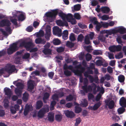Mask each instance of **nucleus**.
Masks as SVG:
<instances>
[{"mask_svg": "<svg viewBox=\"0 0 126 126\" xmlns=\"http://www.w3.org/2000/svg\"><path fill=\"white\" fill-rule=\"evenodd\" d=\"M116 50L117 51H120L122 49V46L120 45H118L116 46H115Z\"/></svg>", "mask_w": 126, "mask_h": 126, "instance_id": "64", "label": "nucleus"}, {"mask_svg": "<svg viewBox=\"0 0 126 126\" xmlns=\"http://www.w3.org/2000/svg\"><path fill=\"white\" fill-rule=\"evenodd\" d=\"M63 22L61 20H58L56 21L57 24L59 26H63Z\"/></svg>", "mask_w": 126, "mask_h": 126, "instance_id": "52", "label": "nucleus"}, {"mask_svg": "<svg viewBox=\"0 0 126 126\" xmlns=\"http://www.w3.org/2000/svg\"><path fill=\"white\" fill-rule=\"evenodd\" d=\"M56 102L54 101H53L51 102L50 104V106H51V110H52L54 109V107L56 104Z\"/></svg>", "mask_w": 126, "mask_h": 126, "instance_id": "56", "label": "nucleus"}, {"mask_svg": "<svg viewBox=\"0 0 126 126\" xmlns=\"http://www.w3.org/2000/svg\"><path fill=\"white\" fill-rule=\"evenodd\" d=\"M81 121V120L80 118H77L76 119V122L75 124L76 126H78L79 124H80Z\"/></svg>", "mask_w": 126, "mask_h": 126, "instance_id": "55", "label": "nucleus"}, {"mask_svg": "<svg viewBox=\"0 0 126 126\" xmlns=\"http://www.w3.org/2000/svg\"><path fill=\"white\" fill-rule=\"evenodd\" d=\"M81 105L83 107H86L88 105V102L87 99H84L83 101L81 103Z\"/></svg>", "mask_w": 126, "mask_h": 126, "instance_id": "32", "label": "nucleus"}, {"mask_svg": "<svg viewBox=\"0 0 126 126\" xmlns=\"http://www.w3.org/2000/svg\"><path fill=\"white\" fill-rule=\"evenodd\" d=\"M16 70L15 66L12 65L5 69L6 71L9 73H12L14 72Z\"/></svg>", "mask_w": 126, "mask_h": 126, "instance_id": "12", "label": "nucleus"}, {"mask_svg": "<svg viewBox=\"0 0 126 126\" xmlns=\"http://www.w3.org/2000/svg\"><path fill=\"white\" fill-rule=\"evenodd\" d=\"M74 98L73 96L71 94H69L67 96L66 98V99L67 101H71Z\"/></svg>", "mask_w": 126, "mask_h": 126, "instance_id": "41", "label": "nucleus"}, {"mask_svg": "<svg viewBox=\"0 0 126 126\" xmlns=\"http://www.w3.org/2000/svg\"><path fill=\"white\" fill-rule=\"evenodd\" d=\"M43 103L41 100H38L36 102V109L38 110L41 108L43 105Z\"/></svg>", "mask_w": 126, "mask_h": 126, "instance_id": "20", "label": "nucleus"}, {"mask_svg": "<svg viewBox=\"0 0 126 126\" xmlns=\"http://www.w3.org/2000/svg\"><path fill=\"white\" fill-rule=\"evenodd\" d=\"M75 68L77 69L73 70V72L75 75L78 76H81L82 74L85 70V67H82L81 64L76 65L75 67Z\"/></svg>", "mask_w": 126, "mask_h": 126, "instance_id": "1", "label": "nucleus"}, {"mask_svg": "<svg viewBox=\"0 0 126 126\" xmlns=\"http://www.w3.org/2000/svg\"><path fill=\"white\" fill-rule=\"evenodd\" d=\"M125 110V109L122 107L119 108L118 109L117 111L119 113L121 114L124 112Z\"/></svg>", "mask_w": 126, "mask_h": 126, "instance_id": "48", "label": "nucleus"}, {"mask_svg": "<svg viewBox=\"0 0 126 126\" xmlns=\"http://www.w3.org/2000/svg\"><path fill=\"white\" fill-rule=\"evenodd\" d=\"M102 25L100 23L96 25V30L98 32H99L100 29L102 27Z\"/></svg>", "mask_w": 126, "mask_h": 126, "instance_id": "50", "label": "nucleus"}, {"mask_svg": "<svg viewBox=\"0 0 126 126\" xmlns=\"http://www.w3.org/2000/svg\"><path fill=\"white\" fill-rule=\"evenodd\" d=\"M30 54L29 53H27L25 54L23 56L22 58L23 59H28L30 57Z\"/></svg>", "mask_w": 126, "mask_h": 126, "instance_id": "58", "label": "nucleus"}, {"mask_svg": "<svg viewBox=\"0 0 126 126\" xmlns=\"http://www.w3.org/2000/svg\"><path fill=\"white\" fill-rule=\"evenodd\" d=\"M84 42L85 44L86 45L89 44L91 43V42L90 40V38L88 35H87L85 36Z\"/></svg>", "mask_w": 126, "mask_h": 126, "instance_id": "30", "label": "nucleus"}, {"mask_svg": "<svg viewBox=\"0 0 126 126\" xmlns=\"http://www.w3.org/2000/svg\"><path fill=\"white\" fill-rule=\"evenodd\" d=\"M17 44L14 43L10 45L9 47L7 49V53L9 55L13 54L17 50Z\"/></svg>", "mask_w": 126, "mask_h": 126, "instance_id": "4", "label": "nucleus"}, {"mask_svg": "<svg viewBox=\"0 0 126 126\" xmlns=\"http://www.w3.org/2000/svg\"><path fill=\"white\" fill-rule=\"evenodd\" d=\"M73 16L71 14H68L67 15H66L65 19L66 18L68 22H70V20L73 18Z\"/></svg>", "mask_w": 126, "mask_h": 126, "instance_id": "27", "label": "nucleus"}, {"mask_svg": "<svg viewBox=\"0 0 126 126\" xmlns=\"http://www.w3.org/2000/svg\"><path fill=\"white\" fill-rule=\"evenodd\" d=\"M69 39L71 41H74L76 39L73 33H71L69 36Z\"/></svg>", "mask_w": 126, "mask_h": 126, "instance_id": "54", "label": "nucleus"}, {"mask_svg": "<svg viewBox=\"0 0 126 126\" xmlns=\"http://www.w3.org/2000/svg\"><path fill=\"white\" fill-rule=\"evenodd\" d=\"M64 75L67 76H70L71 75V72L68 70H65L64 71Z\"/></svg>", "mask_w": 126, "mask_h": 126, "instance_id": "44", "label": "nucleus"}, {"mask_svg": "<svg viewBox=\"0 0 126 126\" xmlns=\"http://www.w3.org/2000/svg\"><path fill=\"white\" fill-rule=\"evenodd\" d=\"M65 14L62 11L59 13V16L63 20H65L66 16Z\"/></svg>", "mask_w": 126, "mask_h": 126, "instance_id": "39", "label": "nucleus"}, {"mask_svg": "<svg viewBox=\"0 0 126 126\" xmlns=\"http://www.w3.org/2000/svg\"><path fill=\"white\" fill-rule=\"evenodd\" d=\"M29 94L25 92L23 94L22 99L23 101L25 102H26L28 99Z\"/></svg>", "mask_w": 126, "mask_h": 126, "instance_id": "23", "label": "nucleus"}, {"mask_svg": "<svg viewBox=\"0 0 126 126\" xmlns=\"http://www.w3.org/2000/svg\"><path fill=\"white\" fill-rule=\"evenodd\" d=\"M82 88L84 92L86 93L90 92L92 90V87L90 85H84L82 86Z\"/></svg>", "mask_w": 126, "mask_h": 126, "instance_id": "9", "label": "nucleus"}, {"mask_svg": "<svg viewBox=\"0 0 126 126\" xmlns=\"http://www.w3.org/2000/svg\"><path fill=\"white\" fill-rule=\"evenodd\" d=\"M49 109L48 107L43 108L40 110L37 114L38 117L39 118H42L45 113L48 112Z\"/></svg>", "mask_w": 126, "mask_h": 126, "instance_id": "5", "label": "nucleus"}, {"mask_svg": "<svg viewBox=\"0 0 126 126\" xmlns=\"http://www.w3.org/2000/svg\"><path fill=\"white\" fill-rule=\"evenodd\" d=\"M101 9V11L103 13H108L110 11V8L106 6L102 7Z\"/></svg>", "mask_w": 126, "mask_h": 126, "instance_id": "19", "label": "nucleus"}, {"mask_svg": "<svg viewBox=\"0 0 126 126\" xmlns=\"http://www.w3.org/2000/svg\"><path fill=\"white\" fill-rule=\"evenodd\" d=\"M20 46L24 47L26 48L27 50L29 51L34 47V45L32 41L27 42L24 41L20 43Z\"/></svg>", "mask_w": 126, "mask_h": 126, "instance_id": "3", "label": "nucleus"}, {"mask_svg": "<svg viewBox=\"0 0 126 126\" xmlns=\"http://www.w3.org/2000/svg\"><path fill=\"white\" fill-rule=\"evenodd\" d=\"M17 18H18V20L19 21H23L25 19L24 16L23 14L22 13L20 14L18 16Z\"/></svg>", "mask_w": 126, "mask_h": 126, "instance_id": "33", "label": "nucleus"}, {"mask_svg": "<svg viewBox=\"0 0 126 126\" xmlns=\"http://www.w3.org/2000/svg\"><path fill=\"white\" fill-rule=\"evenodd\" d=\"M34 88V86L32 80L28 81V89L29 91H31Z\"/></svg>", "mask_w": 126, "mask_h": 126, "instance_id": "15", "label": "nucleus"}, {"mask_svg": "<svg viewBox=\"0 0 126 126\" xmlns=\"http://www.w3.org/2000/svg\"><path fill=\"white\" fill-rule=\"evenodd\" d=\"M11 25L10 21L7 19H4L1 20L0 22V27H3L4 26L10 27Z\"/></svg>", "mask_w": 126, "mask_h": 126, "instance_id": "8", "label": "nucleus"}, {"mask_svg": "<svg viewBox=\"0 0 126 126\" xmlns=\"http://www.w3.org/2000/svg\"><path fill=\"white\" fill-rule=\"evenodd\" d=\"M51 29L50 27L47 28L46 30V33L45 34V37L47 40H49L51 36Z\"/></svg>", "mask_w": 126, "mask_h": 126, "instance_id": "16", "label": "nucleus"}, {"mask_svg": "<svg viewBox=\"0 0 126 126\" xmlns=\"http://www.w3.org/2000/svg\"><path fill=\"white\" fill-rule=\"evenodd\" d=\"M53 29V34L57 35L59 37H61L62 35V30L58 27H54Z\"/></svg>", "mask_w": 126, "mask_h": 126, "instance_id": "7", "label": "nucleus"}, {"mask_svg": "<svg viewBox=\"0 0 126 126\" xmlns=\"http://www.w3.org/2000/svg\"><path fill=\"white\" fill-rule=\"evenodd\" d=\"M85 57L86 61H90L91 59L92 58L91 55L90 54L88 53L86 55Z\"/></svg>", "mask_w": 126, "mask_h": 126, "instance_id": "47", "label": "nucleus"}, {"mask_svg": "<svg viewBox=\"0 0 126 126\" xmlns=\"http://www.w3.org/2000/svg\"><path fill=\"white\" fill-rule=\"evenodd\" d=\"M66 116L67 117L72 118L74 117L75 115L74 113L71 111L67 110L64 112Z\"/></svg>", "mask_w": 126, "mask_h": 126, "instance_id": "10", "label": "nucleus"}, {"mask_svg": "<svg viewBox=\"0 0 126 126\" xmlns=\"http://www.w3.org/2000/svg\"><path fill=\"white\" fill-rule=\"evenodd\" d=\"M109 49L111 52H114L116 51L115 46H112L109 47Z\"/></svg>", "mask_w": 126, "mask_h": 126, "instance_id": "53", "label": "nucleus"}, {"mask_svg": "<svg viewBox=\"0 0 126 126\" xmlns=\"http://www.w3.org/2000/svg\"><path fill=\"white\" fill-rule=\"evenodd\" d=\"M4 105L5 108H7L9 106V101L8 100H4Z\"/></svg>", "mask_w": 126, "mask_h": 126, "instance_id": "49", "label": "nucleus"}, {"mask_svg": "<svg viewBox=\"0 0 126 126\" xmlns=\"http://www.w3.org/2000/svg\"><path fill=\"white\" fill-rule=\"evenodd\" d=\"M79 27L82 29H86L87 28V26L85 24H82L81 22L78 24Z\"/></svg>", "mask_w": 126, "mask_h": 126, "instance_id": "51", "label": "nucleus"}, {"mask_svg": "<svg viewBox=\"0 0 126 126\" xmlns=\"http://www.w3.org/2000/svg\"><path fill=\"white\" fill-rule=\"evenodd\" d=\"M82 109L80 107H79L75 106V112L76 113H78L81 112Z\"/></svg>", "mask_w": 126, "mask_h": 126, "instance_id": "34", "label": "nucleus"}, {"mask_svg": "<svg viewBox=\"0 0 126 126\" xmlns=\"http://www.w3.org/2000/svg\"><path fill=\"white\" fill-rule=\"evenodd\" d=\"M98 38L102 42H104L105 40V37L103 36H99Z\"/></svg>", "mask_w": 126, "mask_h": 126, "instance_id": "61", "label": "nucleus"}, {"mask_svg": "<svg viewBox=\"0 0 126 126\" xmlns=\"http://www.w3.org/2000/svg\"><path fill=\"white\" fill-rule=\"evenodd\" d=\"M118 81L120 82H123L125 81V77L124 75H120L118 76Z\"/></svg>", "mask_w": 126, "mask_h": 126, "instance_id": "29", "label": "nucleus"}, {"mask_svg": "<svg viewBox=\"0 0 126 126\" xmlns=\"http://www.w3.org/2000/svg\"><path fill=\"white\" fill-rule=\"evenodd\" d=\"M48 120L51 122L54 121V115L53 113H49L48 115Z\"/></svg>", "mask_w": 126, "mask_h": 126, "instance_id": "25", "label": "nucleus"}, {"mask_svg": "<svg viewBox=\"0 0 126 126\" xmlns=\"http://www.w3.org/2000/svg\"><path fill=\"white\" fill-rule=\"evenodd\" d=\"M49 94L47 92L45 93L44 94V97L43 98V99L44 102L45 103H46V102L45 101V99H48L49 98Z\"/></svg>", "mask_w": 126, "mask_h": 126, "instance_id": "42", "label": "nucleus"}, {"mask_svg": "<svg viewBox=\"0 0 126 126\" xmlns=\"http://www.w3.org/2000/svg\"><path fill=\"white\" fill-rule=\"evenodd\" d=\"M106 105L108 106L109 108L110 109H112L114 107V101L111 100L110 102L108 101H107L105 102Z\"/></svg>", "mask_w": 126, "mask_h": 126, "instance_id": "13", "label": "nucleus"}, {"mask_svg": "<svg viewBox=\"0 0 126 126\" xmlns=\"http://www.w3.org/2000/svg\"><path fill=\"white\" fill-rule=\"evenodd\" d=\"M35 42L36 44L44 45L46 43V41L44 39H42L40 37H38L35 40Z\"/></svg>", "mask_w": 126, "mask_h": 126, "instance_id": "14", "label": "nucleus"}, {"mask_svg": "<svg viewBox=\"0 0 126 126\" xmlns=\"http://www.w3.org/2000/svg\"><path fill=\"white\" fill-rule=\"evenodd\" d=\"M22 90L18 88H16L15 92L16 94L19 97H20L21 96L22 92Z\"/></svg>", "mask_w": 126, "mask_h": 126, "instance_id": "21", "label": "nucleus"}, {"mask_svg": "<svg viewBox=\"0 0 126 126\" xmlns=\"http://www.w3.org/2000/svg\"><path fill=\"white\" fill-rule=\"evenodd\" d=\"M64 50V48L62 47H60L58 48L57 49V51L58 53L63 52Z\"/></svg>", "mask_w": 126, "mask_h": 126, "instance_id": "60", "label": "nucleus"}, {"mask_svg": "<svg viewBox=\"0 0 126 126\" xmlns=\"http://www.w3.org/2000/svg\"><path fill=\"white\" fill-rule=\"evenodd\" d=\"M118 33L123 34L126 33V29L123 27H121L118 29Z\"/></svg>", "mask_w": 126, "mask_h": 126, "instance_id": "24", "label": "nucleus"}, {"mask_svg": "<svg viewBox=\"0 0 126 126\" xmlns=\"http://www.w3.org/2000/svg\"><path fill=\"white\" fill-rule=\"evenodd\" d=\"M16 86L18 88L22 90L24 87V85L21 82H18L16 83Z\"/></svg>", "mask_w": 126, "mask_h": 126, "instance_id": "28", "label": "nucleus"}, {"mask_svg": "<svg viewBox=\"0 0 126 126\" xmlns=\"http://www.w3.org/2000/svg\"><path fill=\"white\" fill-rule=\"evenodd\" d=\"M74 45V43L69 41H68L66 44V46L67 47L70 48L73 47Z\"/></svg>", "mask_w": 126, "mask_h": 126, "instance_id": "40", "label": "nucleus"}, {"mask_svg": "<svg viewBox=\"0 0 126 126\" xmlns=\"http://www.w3.org/2000/svg\"><path fill=\"white\" fill-rule=\"evenodd\" d=\"M33 28L32 26H28L26 29V30L28 32H31L33 30Z\"/></svg>", "mask_w": 126, "mask_h": 126, "instance_id": "57", "label": "nucleus"}, {"mask_svg": "<svg viewBox=\"0 0 126 126\" xmlns=\"http://www.w3.org/2000/svg\"><path fill=\"white\" fill-rule=\"evenodd\" d=\"M5 94L9 97H10L12 94V91L11 89L5 87L4 89Z\"/></svg>", "mask_w": 126, "mask_h": 126, "instance_id": "18", "label": "nucleus"}, {"mask_svg": "<svg viewBox=\"0 0 126 126\" xmlns=\"http://www.w3.org/2000/svg\"><path fill=\"white\" fill-rule=\"evenodd\" d=\"M81 8V5L79 4H78L74 6V9L75 11H79Z\"/></svg>", "mask_w": 126, "mask_h": 126, "instance_id": "45", "label": "nucleus"}, {"mask_svg": "<svg viewBox=\"0 0 126 126\" xmlns=\"http://www.w3.org/2000/svg\"><path fill=\"white\" fill-rule=\"evenodd\" d=\"M101 103L100 101H99L96 103L93 107V110H95L98 109L100 106Z\"/></svg>", "mask_w": 126, "mask_h": 126, "instance_id": "26", "label": "nucleus"}, {"mask_svg": "<svg viewBox=\"0 0 126 126\" xmlns=\"http://www.w3.org/2000/svg\"><path fill=\"white\" fill-rule=\"evenodd\" d=\"M101 18L103 20H106L109 19V16L108 15H104L102 16Z\"/></svg>", "mask_w": 126, "mask_h": 126, "instance_id": "63", "label": "nucleus"}, {"mask_svg": "<svg viewBox=\"0 0 126 126\" xmlns=\"http://www.w3.org/2000/svg\"><path fill=\"white\" fill-rule=\"evenodd\" d=\"M44 35V32L42 30L40 31L37 34V37H43Z\"/></svg>", "mask_w": 126, "mask_h": 126, "instance_id": "38", "label": "nucleus"}, {"mask_svg": "<svg viewBox=\"0 0 126 126\" xmlns=\"http://www.w3.org/2000/svg\"><path fill=\"white\" fill-rule=\"evenodd\" d=\"M61 41L58 39H56L53 41V43L55 45H58L60 44Z\"/></svg>", "mask_w": 126, "mask_h": 126, "instance_id": "43", "label": "nucleus"}, {"mask_svg": "<svg viewBox=\"0 0 126 126\" xmlns=\"http://www.w3.org/2000/svg\"><path fill=\"white\" fill-rule=\"evenodd\" d=\"M116 40L117 42L119 44H121L122 43V41L121 39V37L120 36H118L116 38Z\"/></svg>", "mask_w": 126, "mask_h": 126, "instance_id": "62", "label": "nucleus"}, {"mask_svg": "<svg viewBox=\"0 0 126 126\" xmlns=\"http://www.w3.org/2000/svg\"><path fill=\"white\" fill-rule=\"evenodd\" d=\"M91 22L94 25H96L99 23L97 21V19L95 17H94L90 20Z\"/></svg>", "mask_w": 126, "mask_h": 126, "instance_id": "35", "label": "nucleus"}, {"mask_svg": "<svg viewBox=\"0 0 126 126\" xmlns=\"http://www.w3.org/2000/svg\"><path fill=\"white\" fill-rule=\"evenodd\" d=\"M89 74L87 71L86 72L84 73V75L86 78H88L90 81L91 83L93 82L94 81V80L96 81H98V78H96L94 79L93 76L91 75H89Z\"/></svg>", "mask_w": 126, "mask_h": 126, "instance_id": "11", "label": "nucleus"}, {"mask_svg": "<svg viewBox=\"0 0 126 126\" xmlns=\"http://www.w3.org/2000/svg\"><path fill=\"white\" fill-rule=\"evenodd\" d=\"M92 90H93V93L95 94L97 92V90H96V88L97 87L96 85L94 83H93L91 86Z\"/></svg>", "mask_w": 126, "mask_h": 126, "instance_id": "37", "label": "nucleus"}, {"mask_svg": "<svg viewBox=\"0 0 126 126\" xmlns=\"http://www.w3.org/2000/svg\"><path fill=\"white\" fill-rule=\"evenodd\" d=\"M50 44L49 42H47L44 46V48L43 50V52L45 55H50L51 54V50L49 48Z\"/></svg>", "mask_w": 126, "mask_h": 126, "instance_id": "6", "label": "nucleus"}, {"mask_svg": "<svg viewBox=\"0 0 126 126\" xmlns=\"http://www.w3.org/2000/svg\"><path fill=\"white\" fill-rule=\"evenodd\" d=\"M58 12L56 10L52 11V12H48L46 13V16L48 18H51L48 20V21L52 22L54 21L53 18H55L56 16L57 15Z\"/></svg>", "mask_w": 126, "mask_h": 126, "instance_id": "2", "label": "nucleus"}, {"mask_svg": "<svg viewBox=\"0 0 126 126\" xmlns=\"http://www.w3.org/2000/svg\"><path fill=\"white\" fill-rule=\"evenodd\" d=\"M55 120L58 122H60L62 119V116L59 114H57L55 116Z\"/></svg>", "mask_w": 126, "mask_h": 126, "instance_id": "31", "label": "nucleus"}, {"mask_svg": "<svg viewBox=\"0 0 126 126\" xmlns=\"http://www.w3.org/2000/svg\"><path fill=\"white\" fill-rule=\"evenodd\" d=\"M123 57V53L121 52H120L117 55H115V58L116 59H120Z\"/></svg>", "mask_w": 126, "mask_h": 126, "instance_id": "36", "label": "nucleus"}, {"mask_svg": "<svg viewBox=\"0 0 126 126\" xmlns=\"http://www.w3.org/2000/svg\"><path fill=\"white\" fill-rule=\"evenodd\" d=\"M120 105L123 107H126V99L124 97H122L119 100Z\"/></svg>", "mask_w": 126, "mask_h": 126, "instance_id": "17", "label": "nucleus"}, {"mask_svg": "<svg viewBox=\"0 0 126 126\" xmlns=\"http://www.w3.org/2000/svg\"><path fill=\"white\" fill-rule=\"evenodd\" d=\"M17 21V19H11V21L16 26H17L18 25Z\"/></svg>", "mask_w": 126, "mask_h": 126, "instance_id": "59", "label": "nucleus"}, {"mask_svg": "<svg viewBox=\"0 0 126 126\" xmlns=\"http://www.w3.org/2000/svg\"><path fill=\"white\" fill-rule=\"evenodd\" d=\"M103 61L101 60H97L96 62V64L98 66H101L103 65L104 66L106 67L107 66V64L106 63L104 65H103Z\"/></svg>", "mask_w": 126, "mask_h": 126, "instance_id": "22", "label": "nucleus"}, {"mask_svg": "<svg viewBox=\"0 0 126 126\" xmlns=\"http://www.w3.org/2000/svg\"><path fill=\"white\" fill-rule=\"evenodd\" d=\"M84 38V36L82 34H80L78 35L77 40L78 41H80L81 42L82 41L83 38Z\"/></svg>", "mask_w": 126, "mask_h": 126, "instance_id": "46", "label": "nucleus"}]
</instances>
